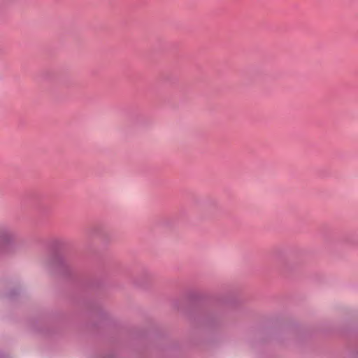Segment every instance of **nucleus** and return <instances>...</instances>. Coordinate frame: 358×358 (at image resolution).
Returning a JSON list of instances; mask_svg holds the SVG:
<instances>
[{"label": "nucleus", "mask_w": 358, "mask_h": 358, "mask_svg": "<svg viewBox=\"0 0 358 358\" xmlns=\"http://www.w3.org/2000/svg\"><path fill=\"white\" fill-rule=\"evenodd\" d=\"M13 234L8 231H0V245H4L13 239Z\"/></svg>", "instance_id": "f257e3e1"}]
</instances>
